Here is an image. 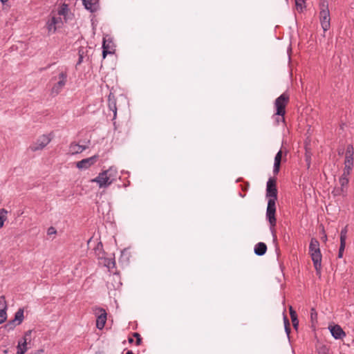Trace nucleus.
Wrapping results in <instances>:
<instances>
[{"label":"nucleus","mask_w":354,"mask_h":354,"mask_svg":"<svg viewBox=\"0 0 354 354\" xmlns=\"http://www.w3.org/2000/svg\"><path fill=\"white\" fill-rule=\"evenodd\" d=\"M7 214L8 211L6 209L2 208L0 209V228L3 227L4 222L7 219Z\"/></svg>","instance_id":"23"},{"label":"nucleus","mask_w":354,"mask_h":354,"mask_svg":"<svg viewBox=\"0 0 354 354\" xmlns=\"http://www.w3.org/2000/svg\"><path fill=\"white\" fill-rule=\"evenodd\" d=\"M292 326H293L294 328H295L297 330L298 328V326H299L298 319H292Z\"/></svg>","instance_id":"44"},{"label":"nucleus","mask_w":354,"mask_h":354,"mask_svg":"<svg viewBox=\"0 0 354 354\" xmlns=\"http://www.w3.org/2000/svg\"><path fill=\"white\" fill-rule=\"evenodd\" d=\"M345 246H346L345 242H340V245H339V252H338V258H342L343 257Z\"/></svg>","instance_id":"36"},{"label":"nucleus","mask_w":354,"mask_h":354,"mask_svg":"<svg viewBox=\"0 0 354 354\" xmlns=\"http://www.w3.org/2000/svg\"><path fill=\"white\" fill-rule=\"evenodd\" d=\"M348 227L345 226L340 232V242H345L347 238Z\"/></svg>","instance_id":"29"},{"label":"nucleus","mask_w":354,"mask_h":354,"mask_svg":"<svg viewBox=\"0 0 354 354\" xmlns=\"http://www.w3.org/2000/svg\"><path fill=\"white\" fill-rule=\"evenodd\" d=\"M50 140L51 138L48 136L44 134L39 136L37 140L30 146L29 148L32 151L42 150L49 144Z\"/></svg>","instance_id":"8"},{"label":"nucleus","mask_w":354,"mask_h":354,"mask_svg":"<svg viewBox=\"0 0 354 354\" xmlns=\"http://www.w3.org/2000/svg\"><path fill=\"white\" fill-rule=\"evenodd\" d=\"M24 310L22 308H19L15 315V318L12 319L15 322H18L17 324H20L24 320Z\"/></svg>","instance_id":"21"},{"label":"nucleus","mask_w":354,"mask_h":354,"mask_svg":"<svg viewBox=\"0 0 354 354\" xmlns=\"http://www.w3.org/2000/svg\"><path fill=\"white\" fill-rule=\"evenodd\" d=\"M8 0H0V1L3 3H5L8 1Z\"/></svg>","instance_id":"48"},{"label":"nucleus","mask_w":354,"mask_h":354,"mask_svg":"<svg viewBox=\"0 0 354 354\" xmlns=\"http://www.w3.org/2000/svg\"><path fill=\"white\" fill-rule=\"evenodd\" d=\"M86 149V146L80 145L75 142H71L69 146V151L72 155L82 153Z\"/></svg>","instance_id":"16"},{"label":"nucleus","mask_w":354,"mask_h":354,"mask_svg":"<svg viewBox=\"0 0 354 354\" xmlns=\"http://www.w3.org/2000/svg\"><path fill=\"white\" fill-rule=\"evenodd\" d=\"M99 156L94 155L91 157L82 159L80 161L76 162V167L79 169H86L93 165L98 160Z\"/></svg>","instance_id":"10"},{"label":"nucleus","mask_w":354,"mask_h":354,"mask_svg":"<svg viewBox=\"0 0 354 354\" xmlns=\"http://www.w3.org/2000/svg\"><path fill=\"white\" fill-rule=\"evenodd\" d=\"M102 247V243L100 242L97 243V247L95 249L96 255L97 256L98 259H102L104 258V251Z\"/></svg>","instance_id":"24"},{"label":"nucleus","mask_w":354,"mask_h":354,"mask_svg":"<svg viewBox=\"0 0 354 354\" xmlns=\"http://www.w3.org/2000/svg\"><path fill=\"white\" fill-rule=\"evenodd\" d=\"M339 182L340 184V187L343 188L344 190L347 191V185L348 184V178L340 176L339 179Z\"/></svg>","instance_id":"28"},{"label":"nucleus","mask_w":354,"mask_h":354,"mask_svg":"<svg viewBox=\"0 0 354 354\" xmlns=\"http://www.w3.org/2000/svg\"><path fill=\"white\" fill-rule=\"evenodd\" d=\"M57 233V231L55 230V227H50L48 229V231H47V234L48 235H52V234H55Z\"/></svg>","instance_id":"42"},{"label":"nucleus","mask_w":354,"mask_h":354,"mask_svg":"<svg viewBox=\"0 0 354 354\" xmlns=\"http://www.w3.org/2000/svg\"><path fill=\"white\" fill-rule=\"evenodd\" d=\"M318 354H329V348L325 346L322 345L317 348Z\"/></svg>","instance_id":"33"},{"label":"nucleus","mask_w":354,"mask_h":354,"mask_svg":"<svg viewBox=\"0 0 354 354\" xmlns=\"http://www.w3.org/2000/svg\"><path fill=\"white\" fill-rule=\"evenodd\" d=\"M106 40L104 39L103 44H102V48H103L102 55H103V57H105L107 54L113 53V52H112V50H111V49L110 48V45L106 44Z\"/></svg>","instance_id":"26"},{"label":"nucleus","mask_w":354,"mask_h":354,"mask_svg":"<svg viewBox=\"0 0 354 354\" xmlns=\"http://www.w3.org/2000/svg\"><path fill=\"white\" fill-rule=\"evenodd\" d=\"M276 214V201L268 200V205L266 209V219L268 221L270 224V228L272 231L273 236H274V227L277 224V218L275 216Z\"/></svg>","instance_id":"4"},{"label":"nucleus","mask_w":354,"mask_h":354,"mask_svg":"<svg viewBox=\"0 0 354 354\" xmlns=\"http://www.w3.org/2000/svg\"><path fill=\"white\" fill-rule=\"evenodd\" d=\"M283 322H284L285 331H286L288 337H289L290 333V322H289L288 317L286 315L283 316Z\"/></svg>","instance_id":"30"},{"label":"nucleus","mask_w":354,"mask_h":354,"mask_svg":"<svg viewBox=\"0 0 354 354\" xmlns=\"http://www.w3.org/2000/svg\"><path fill=\"white\" fill-rule=\"evenodd\" d=\"M314 317H317V313L314 308L311 309V319H314Z\"/></svg>","instance_id":"45"},{"label":"nucleus","mask_w":354,"mask_h":354,"mask_svg":"<svg viewBox=\"0 0 354 354\" xmlns=\"http://www.w3.org/2000/svg\"><path fill=\"white\" fill-rule=\"evenodd\" d=\"M267 251V245L263 242L257 243L254 248V252L257 256H263Z\"/></svg>","instance_id":"17"},{"label":"nucleus","mask_w":354,"mask_h":354,"mask_svg":"<svg viewBox=\"0 0 354 354\" xmlns=\"http://www.w3.org/2000/svg\"><path fill=\"white\" fill-rule=\"evenodd\" d=\"M352 167L353 166H351V165H345L343 174L341 176L348 178V176H349V174L351 173V171L352 170Z\"/></svg>","instance_id":"34"},{"label":"nucleus","mask_w":354,"mask_h":354,"mask_svg":"<svg viewBox=\"0 0 354 354\" xmlns=\"http://www.w3.org/2000/svg\"><path fill=\"white\" fill-rule=\"evenodd\" d=\"M289 102V95L286 93H282L274 101V107L276 109L273 118L276 124H279L280 122H285L284 115L286 113V107Z\"/></svg>","instance_id":"1"},{"label":"nucleus","mask_w":354,"mask_h":354,"mask_svg":"<svg viewBox=\"0 0 354 354\" xmlns=\"http://www.w3.org/2000/svg\"><path fill=\"white\" fill-rule=\"evenodd\" d=\"M7 319V313L3 310H0V324L3 323Z\"/></svg>","instance_id":"37"},{"label":"nucleus","mask_w":354,"mask_h":354,"mask_svg":"<svg viewBox=\"0 0 354 354\" xmlns=\"http://www.w3.org/2000/svg\"><path fill=\"white\" fill-rule=\"evenodd\" d=\"M93 314L96 317V327L102 330L104 328L107 319V313L105 309L100 307H94L93 308Z\"/></svg>","instance_id":"6"},{"label":"nucleus","mask_w":354,"mask_h":354,"mask_svg":"<svg viewBox=\"0 0 354 354\" xmlns=\"http://www.w3.org/2000/svg\"><path fill=\"white\" fill-rule=\"evenodd\" d=\"M91 181L97 183L100 188H106L113 183L106 173L104 171L100 173L99 175Z\"/></svg>","instance_id":"9"},{"label":"nucleus","mask_w":354,"mask_h":354,"mask_svg":"<svg viewBox=\"0 0 354 354\" xmlns=\"http://www.w3.org/2000/svg\"><path fill=\"white\" fill-rule=\"evenodd\" d=\"M68 11V5L63 3L58 10L59 15H66Z\"/></svg>","instance_id":"31"},{"label":"nucleus","mask_w":354,"mask_h":354,"mask_svg":"<svg viewBox=\"0 0 354 354\" xmlns=\"http://www.w3.org/2000/svg\"><path fill=\"white\" fill-rule=\"evenodd\" d=\"M128 341L129 343H133L134 340L132 337H129Z\"/></svg>","instance_id":"46"},{"label":"nucleus","mask_w":354,"mask_h":354,"mask_svg":"<svg viewBox=\"0 0 354 354\" xmlns=\"http://www.w3.org/2000/svg\"><path fill=\"white\" fill-rule=\"evenodd\" d=\"M0 310H3L5 312L7 310V303L3 295L0 297Z\"/></svg>","instance_id":"32"},{"label":"nucleus","mask_w":354,"mask_h":354,"mask_svg":"<svg viewBox=\"0 0 354 354\" xmlns=\"http://www.w3.org/2000/svg\"><path fill=\"white\" fill-rule=\"evenodd\" d=\"M68 73L66 71H62L58 75L59 81L55 83L51 88V94L56 95H58L67 82Z\"/></svg>","instance_id":"7"},{"label":"nucleus","mask_w":354,"mask_h":354,"mask_svg":"<svg viewBox=\"0 0 354 354\" xmlns=\"http://www.w3.org/2000/svg\"><path fill=\"white\" fill-rule=\"evenodd\" d=\"M332 336L336 339H342L346 333L339 325H335L330 329Z\"/></svg>","instance_id":"13"},{"label":"nucleus","mask_w":354,"mask_h":354,"mask_svg":"<svg viewBox=\"0 0 354 354\" xmlns=\"http://www.w3.org/2000/svg\"><path fill=\"white\" fill-rule=\"evenodd\" d=\"M102 259H104L103 263H104V266L108 268L109 270H111L115 267V261L114 258H105L104 257V258Z\"/></svg>","instance_id":"22"},{"label":"nucleus","mask_w":354,"mask_h":354,"mask_svg":"<svg viewBox=\"0 0 354 354\" xmlns=\"http://www.w3.org/2000/svg\"><path fill=\"white\" fill-rule=\"evenodd\" d=\"M16 324L13 320L8 322L6 325L5 328L8 330H12L15 327Z\"/></svg>","instance_id":"38"},{"label":"nucleus","mask_w":354,"mask_h":354,"mask_svg":"<svg viewBox=\"0 0 354 354\" xmlns=\"http://www.w3.org/2000/svg\"><path fill=\"white\" fill-rule=\"evenodd\" d=\"M103 171L106 173L109 178H110L113 182L115 180L118 174V171L115 168L111 167L109 169Z\"/></svg>","instance_id":"20"},{"label":"nucleus","mask_w":354,"mask_h":354,"mask_svg":"<svg viewBox=\"0 0 354 354\" xmlns=\"http://www.w3.org/2000/svg\"><path fill=\"white\" fill-rule=\"evenodd\" d=\"M289 311L290 315V318L292 319H297V315L296 311L292 308V306L289 307Z\"/></svg>","instance_id":"40"},{"label":"nucleus","mask_w":354,"mask_h":354,"mask_svg":"<svg viewBox=\"0 0 354 354\" xmlns=\"http://www.w3.org/2000/svg\"><path fill=\"white\" fill-rule=\"evenodd\" d=\"M100 0H82L84 8L91 12H95L100 9Z\"/></svg>","instance_id":"11"},{"label":"nucleus","mask_w":354,"mask_h":354,"mask_svg":"<svg viewBox=\"0 0 354 354\" xmlns=\"http://www.w3.org/2000/svg\"><path fill=\"white\" fill-rule=\"evenodd\" d=\"M59 19L55 17H53L50 20H48L46 26L49 32H55L56 31V24L58 23Z\"/></svg>","instance_id":"18"},{"label":"nucleus","mask_w":354,"mask_h":354,"mask_svg":"<svg viewBox=\"0 0 354 354\" xmlns=\"http://www.w3.org/2000/svg\"><path fill=\"white\" fill-rule=\"evenodd\" d=\"M310 160H311L310 155L306 153V156H305V160L306 162V165H307L308 168H309L310 167Z\"/></svg>","instance_id":"41"},{"label":"nucleus","mask_w":354,"mask_h":354,"mask_svg":"<svg viewBox=\"0 0 354 354\" xmlns=\"http://www.w3.org/2000/svg\"><path fill=\"white\" fill-rule=\"evenodd\" d=\"M108 107L113 112V116L112 120H115L117 116L116 98L112 93H110L108 96Z\"/></svg>","instance_id":"12"},{"label":"nucleus","mask_w":354,"mask_h":354,"mask_svg":"<svg viewBox=\"0 0 354 354\" xmlns=\"http://www.w3.org/2000/svg\"><path fill=\"white\" fill-rule=\"evenodd\" d=\"M133 336L134 337H136V344L137 346L140 345L141 344V342H142V337H141L139 333H134L133 334Z\"/></svg>","instance_id":"39"},{"label":"nucleus","mask_w":354,"mask_h":354,"mask_svg":"<svg viewBox=\"0 0 354 354\" xmlns=\"http://www.w3.org/2000/svg\"><path fill=\"white\" fill-rule=\"evenodd\" d=\"M344 165L351 166L353 165V147L351 145H348L346 148Z\"/></svg>","instance_id":"15"},{"label":"nucleus","mask_w":354,"mask_h":354,"mask_svg":"<svg viewBox=\"0 0 354 354\" xmlns=\"http://www.w3.org/2000/svg\"><path fill=\"white\" fill-rule=\"evenodd\" d=\"M84 53H85L84 48L80 47L78 50L79 58H78V61L76 64V66L80 65L83 62L84 57Z\"/></svg>","instance_id":"27"},{"label":"nucleus","mask_w":354,"mask_h":354,"mask_svg":"<svg viewBox=\"0 0 354 354\" xmlns=\"http://www.w3.org/2000/svg\"><path fill=\"white\" fill-rule=\"evenodd\" d=\"M282 151L279 150L275 157H274V166H273V174H278L280 170V165L282 159Z\"/></svg>","instance_id":"14"},{"label":"nucleus","mask_w":354,"mask_h":354,"mask_svg":"<svg viewBox=\"0 0 354 354\" xmlns=\"http://www.w3.org/2000/svg\"><path fill=\"white\" fill-rule=\"evenodd\" d=\"M31 333H32L31 330H27L26 332H25L24 336L22 339H28V340L30 341V337Z\"/></svg>","instance_id":"43"},{"label":"nucleus","mask_w":354,"mask_h":354,"mask_svg":"<svg viewBox=\"0 0 354 354\" xmlns=\"http://www.w3.org/2000/svg\"><path fill=\"white\" fill-rule=\"evenodd\" d=\"M277 194L278 192L277 188V180L274 178L270 177L266 183V196L268 200L277 201Z\"/></svg>","instance_id":"5"},{"label":"nucleus","mask_w":354,"mask_h":354,"mask_svg":"<svg viewBox=\"0 0 354 354\" xmlns=\"http://www.w3.org/2000/svg\"><path fill=\"white\" fill-rule=\"evenodd\" d=\"M309 254L313 262L317 274H321L322 254L319 248V242L315 238H312L309 245Z\"/></svg>","instance_id":"2"},{"label":"nucleus","mask_w":354,"mask_h":354,"mask_svg":"<svg viewBox=\"0 0 354 354\" xmlns=\"http://www.w3.org/2000/svg\"><path fill=\"white\" fill-rule=\"evenodd\" d=\"M332 194L335 196H345L346 194V190H344L341 187H335L333 188Z\"/></svg>","instance_id":"25"},{"label":"nucleus","mask_w":354,"mask_h":354,"mask_svg":"<svg viewBox=\"0 0 354 354\" xmlns=\"http://www.w3.org/2000/svg\"><path fill=\"white\" fill-rule=\"evenodd\" d=\"M27 343H28V339H22L18 342V344L17 346V350L19 351H22L24 353H25L27 350Z\"/></svg>","instance_id":"19"},{"label":"nucleus","mask_w":354,"mask_h":354,"mask_svg":"<svg viewBox=\"0 0 354 354\" xmlns=\"http://www.w3.org/2000/svg\"><path fill=\"white\" fill-rule=\"evenodd\" d=\"M16 354H24L22 351H17Z\"/></svg>","instance_id":"47"},{"label":"nucleus","mask_w":354,"mask_h":354,"mask_svg":"<svg viewBox=\"0 0 354 354\" xmlns=\"http://www.w3.org/2000/svg\"><path fill=\"white\" fill-rule=\"evenodd\" d=\"M320 12L319 17L322 27L324 32L327 31L330 28V12L328 10V2L326 0L321 1L319 4Z\"/></svg>","instance_id":"3"},{"label":"nucleus","mask_w":354,"mask_h":354,"mask_svg":"<svg viewBox=\"0 0 354 354\" xmlns=\"http://www.w3.org/2000/svg\"><path fill=\"white\" fill-rule=\"evenodd\" d=\"M295 6L297 10H300V11L303 10V8L305 7V0H295Z\"/></svg>","instance_id":"35"}]
</instances>
